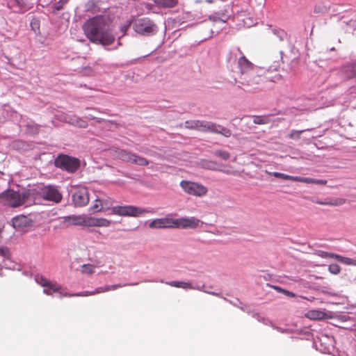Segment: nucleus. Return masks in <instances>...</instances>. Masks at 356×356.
Here are the masks:
<instances>
[{
  "label": "nucleus",
  "instance_id": "f257e3e1",
  "mask_svg": "<svg viewBox=\"0 0 356 356\" xmlns=\"http://www.w3.org/2000/svg\"><path fill=\"white\" fill-rule=\"evenodd\" d=\"M86 35L92 42H99L101 44H111L114 42L118 35H114L113 31L106 28L102 17H93L87 21L83 26Z\"/></svg>",
  "mask_w": 356,
  "mask_h": 356
},
{
  "label": "nucleus",
  "instance_id": "f03ea898",
  "mask_svg": "<svg viewBox=\"0 0 356 356\" xmlns=\"http://www.w3.org/2000/svg\"><path fill=\"white\" fill-rule=\"evenodd\" d=\"M30 193L26 190L14 191L8 188L0 193V203L4 206L17 208L23 205L29 197Z\"/></svg>",
  "mask_w": 356,
  "mask_h": 356
},
{
  "label": "nucleus",
  "instance_id": "7ed1b4c3",
  "mask_svg": "<svg viewBox=\"0 0 356 356\" xmlns=\"http://www.w3.org/2000/svg\"><path fill=\"white\" fill-rule=\"evenodd\" d=\"M238 74L240 83L243 85H250L254 82L257 77L254 73L255 66L250 62L245 56H241L238 60Z\"/></svg>",
  "mask_w": 356,
  "mask_h": 356
},
{
  "label": "nucleus",
  "instance_id": "20e7f679",
  "mask_svg": "<svg viewBox=\"0 0 356 356\" xmlns=\"http://www.w3.org/2000/svg\"><path fill=\"white\" fill-rule=\"evenodd\" d=\"M113 156L124 162L130 163L140 166H146L149 163V161L145 157L137 155L126 149H114Z\"/></svg>",
  "mask_w": 356,
  "mask_h": 356
},
{
  "label": "nucleus",
  "instance_id": "39448f33",
  "mask_svg": "<svg viewBox=\"0 0 356 356\" xmlns=\"http://www.w3.org/2000/svg\"><path fill=\"white\" fill-rule=\"evenodd\" d=\"M152 211L132 205L115 206L111 209V214L120 216L138 217Z\"/></svg>",
  "mask_w": 356,
  "mask_h": 356
},
{
  "label": "nucleus",
  "instance_id": "423d86ee",
  "mask_svg": "<svg viewBox=\"0 0 356 356\" xmlns=\"http://www.w3.org/2000/svg\"><path fill=\"white\" fill-rule=\"evenodd\" d=\"M133 28L136 33L142 35H150L157 31L156 25L147 17L134 19Z\"/></svg>",
  "mask_w": 356,
  "mask_h": 356
},
{
  "label": "nucleus",
  "instance_id": "0eeeda50",
  "mask_svg": "<svg viewBox=\"0 0 356 356\" xmlns=\"http://www.w3.org/2000/svg\"><path fill=\"white\" fill-rule=\"evenodd\" d=\"M55 165L69 172H74L79 168V161L67 155H59L55 159Z\"/></svg>",
  "mask_w": 356,
  "mask_h": 356
},
{
  "label": "nucleus",
  "instance_id": "6e6552de",
  "mask_svg": "<svg viewBox=\"0 0 356 356\" xmlns=\"http://www.w3.org/2000/svg\"><path fill=\"white\" fill-rule=\"evenodd\" d=\"M180 186L186 193L197 197L204 196L208 192L206 186L196 182L181 181Z\"/></svg>",
  "mask_w": 356,
  "mask_h": 356
},
{
  "label": "nucleus",
  "instance_id": "1a4fd4ad",
  "mask_svg": "<svg viewBox=\"0 0 356 356\" xmlns=\"http://www.w3.org/2000/svg\"><path fill=\"white\" fill-rule=\"evenodd\" d=\"M72 193V201L76 207H84L89 202V193L86 188L83 186L74 187Z\"/></svg>",
  "mask_w": 356,
  "mask_h": 356
},
{
  "label": "nucleus",
  "instance_id": "9d476101",
  "mask_svg": "<svg viewBox=\"0 0 356 356\" xmlns=\"http://www.w3.org/2000/svg\"><path fill=\"white\" fill-rule=\"evenodd\" d=\"M151 229H176V218L171 217L170 214L162 218H156L152 220L149 224Z\"/></svg>",
  "mask_w": 356,
  "mask_h": 356
},
{
  "label": "nucleus",
  "instance_id": "9b49d317",
  "mask_svg": "<svg viewBox=\"0 0 356 356\" xmlns=\"http://www.w3.org/2000/svg\"><path fill=\"white\" fill-rule=\"evenodd\" d=\"M40 195L44 199L55 203L60 202L63 198L59 191L52 186H47L42 188Z\"/></svg>",
  "mask_w": 356,
  "mask_h": 356
},
{
  "label": "nucleus",
  "instance_id": "f8f14e48",
  "mask_svg": "<svg viewBox=\"0 0 356 356\" xmlns=\"http://www.w3.org/2000/svg\"><path fill=\"white\" fill-rule=\"evenodd\" d=\"M185 127L189 129H195L200 131H215L213 122L204 120H187L185 122Z\"/></svg>",
  "mask_w": 356,
  "mask_h": 356
},
{
  "label": "nucleus",
  "instance_id": "ddd939ff",
  "mask_svg": "<svg viewBox=\"0 0 356 356\" xmlns=\"http://www.w3.org/2000/svg\"><path fill=\"white\" fill-rule=\"evenodd\" d=\"M200 220L195 217L176 218V229H195L199 227Z\"/></svg>",
  "mask_w": 356,
  "mask_h": 356
},
{
  "label": "nucleus",
  "instance_id": "4468645a",
  "mask_svg": "<svg viewBox=\"0 0 356 356\" xmlns=\"http://www.w3.org/2000/svg\"><path fill=\"white\" fill-rule=\"evenodd\" d=\"M339 26L346 32H352L356 30V14L350 16H343L339 21Z\"/></svg>",
  "mask_w": 356,
  "mask_h": 356
},
{
  "label": "nucleus",
  "instance_id": "2eb2a0df",
  "mask_svg": "<svg viewBox=\"0 0 356 356\" xmlns=\"http://www.w3.org/2000/svg\"><path fill=\"white\" fill-rule=\"evenodd\" d=\"M111 221L106 218L85 216L84 226L87 227H109Z\"/></svg>",
  "mask_w": 356,
  "mask_h": 356
},
{
  "label": "nucleus",
  "instance_id": "dca6fc26",
  "mask_svg": "<svg viewBox=\"0 0 356 356\" xmlns=\"http://www.w3.org/2000/svg\"><path fill=\"white\" fill-rule=\"evenodd\" d=\"M13 225L16 229L22 231L24 228L31 225V220L25 216H19L13 219Z\"/></svg>",
  "mask_w": 356,
  "mask_h": 356
},
{
  "label": "nucleus",
  "instance_id": "f3484780",
  "mask_svg": "<svg viewBox=\"0 0 356 356\" xmlns=\"http://www.w3.org/2000/svg\"><path fill=\"white\" fill-rule=\"evenodd\" d=\"M229 17V13L227 9L221 10L209 15V19L213 22H226Z\"/></svg>",
  "mask_w": 356,
  "mask_h": 356
},
{
  "label": "nucleus",
  "instance_id": "a211bd4d",
  "mask_svg": "<svg viewBox=\"0 0 356 356\" xmlns=\"http://www.w3.org/2000/svg\"><path fill=\"white\" fill-rule=\"evenodd\" d=\"M64 222L73 225L84 226L85 216H68L63 218Z\"/></svg>",
  "mask_w": 356,
  "mask_h": 356
},
{
  "label": "nucleus",
  "instance_id": "6ab92c4d",
  "mask_svg": "<svg viewBox=\"0 0 356 356\" xmlns=\"http://www.w3.org/2000/svg\"><path fill=\"white\" fill-rule=\"evenodd\" d=\"M272 32L275 36L278 38L280 42H291L289 36L284 30L273 28L272 29Z\"/></svg>",
  "mask_w": 356,
  "mask_h": 356
},
{
  "label": "nucleus",
  "instance_id": "aec40b11",
  "mask_svg": "<svg viewBox=\"0 0 356 356\" xmlns=\"http://www.w3.org/2000/svg\"><path fill=\"white\" fill-rule=\"evenodd\" d=\"M315 203L320 205H329L332 207H338L343 205L346 203V200L344 198H336L330 201H314Z\"/></svg>",
  "mask_w": 356,
  "mask_h": 356
},
{
  "label": "nucleus",
  "instance_id": "412c9836",
  "mask_svg": "<svg viewBox=\"0 0 356 356\" xmlns=\"http://www.w3.org/2000/svg\"><path fill=\"white\" fill-rule=\"evenodd\" d=\"M62 286L56 283L49 282V284L43 290V293L47 296H51L54 292H60Z\"/></svg>",
  "mask_w": 356,
  "mask_h": 356
},
{
  "label": "nucleus",
  "instance_id": "4be33fe9",
  "mask_svg": "<svg viewBox=\"0 0 356 356\" xmlns=\"http://www.w3.org/2000/svg\"><path fill=\"white\" fill-rule=\"evenodd\" d=\"M326 314L319 310H309L305 316L312 320H321L325 318Z\"/></svg>",
  "mask_w": 356,
  "mask_h": 356
},
{
  "label": "nucleus",
  "instance_id": "5701e85b",
  "mask_svg": "<svg viewBox=\"0 0 356 356\" xmlns=\"http://www.w3.org/2000/svg\"><path fill=\"white\" fill-rule=\"evenodd\" d=\"M213 125L214 126L213 129L216 131H210L209 132L220 134L225 137L231 136L232 131L229 129L221 127L220 125H217L215 123H213Z\"/></svg>",
  "mask_w": 356,
  "mask_h": 356
},
{
  "label": "nucleus",
  "instance_id": "b1692460",
  "mask_svg": "<svg viewBox=\"0 0 356 356\" xmlns=\"http://www.w3.org/2000/svg\"><path fill=\"white\" fill-rule=\"evenodd\" d=\"M166 284L177 287V288H183V289H195L193 287L191 284L190 282H179V281H172V282H165Z\"/></svg>",
  "mask_w": 356,
  "mask_h": 356
},
{
  "label": "nucleus",
  "instance_id": "393cba45",
  "mask_svg": "<svg viewBox=\"0 0 356 356\" xmlns=\"http://www.w3.org/2000/svg\"><path fill=\"white\" fill-rule=\"evenodd\" d=\"M134 19L133 18L129 19L124 22L120 27V35H118V38L120 39L122 36L126 34L127 30L130 28L131 25L134 24Z\"/></svg>",
  "mask_w": 356,
  "mask_h": 356
},
{
  "label": "nucleus",
  "instance_id": "a878e982",
  "mask_svg": "<svg viewBox=\"0 0 356 356\" xmlns=\"http://www.w3.org/2000/svg\"><path fill=\"white\" fill-rule=\"evenodd\" d=\"M334 259L346 265L356 266V259L342 257L339 254L334 255Z\"/></svg>",
  "mask_w": 356,
  "mask_h": 356
},
{
  "label": "nucleus",
  "instance_id": "bb28decb",
  "mask_svg": "<svg viewBox=\"0 0 356 356\" xmlns=\"http://www.w3.org/2000/svg\"><path fill=\"white\" fill-rule=\"evenodd\" d=\"M253 123L255 124H266L270 122L268 115H253Z\"/></svg>",
  "mask_w": 356,
  "mask_h": 356
},
{
  "label": "nucleus",
  "instance_id": "cd10ccee",
  "mask_svg": "<svg viewBox=\"0 0 356 356\" xmlns=\"http://www.w3.org/2000/svg\"><path fill=\"white\" fill-rule=\"evenodd\" d=\"M95 271V267L94 265L90 264H83L81 266V272L82 274L91 275Z\"/></svg>",
  "mask_w": 356,
  "mask_h": 356
},
{
  "label": "nucleus",
  "instance_id": "c85d7f7f",
  "mask_svg": "<svg viewBox=\"0 0 356 356\" xmlns=\"http://www.w3.org/2000/svg\"><path fill=\"white\" fill-rule=\"evenodd\" d=\"M90 210L92 213H97V212L103 211L104 210L103 200L99 198H97L95 200L92 206L90 207Z\"/></svg>",
  "mask_w": 356,
  "mask_h": 356
},
{
  "label": "nucleus",
  "instance_id": "c756f323",
  "mask_svg": "<svg viewBox=\"0 0 356 356\" xmlns=\"http://www.w3.org/2000/svg\"><path fill=\"white\" fill-rule=\"evenodd\" d=\"M343 71L347 74L348 77L356 76V63L345 66Z\"/></svg>",
  "mask_w": 356,
  "mask_h": 356
},
{
  "label": "nucleus",
  "instance_id": "7c9ffc66",
  "mask_svg": "<svg viewBox=\"0 0 356 356\" xmlns=\"http://www.w3.org/2000/svg\"><path fill=\"white\" fill-rule=\"evenodd\" d=\"M154 2L161 6L172 8L177 3V0H154Z\"/></svg>",
  "mask_w": 356,
  "mask_h": 356
},
{
  "label": "nucleus",
  "instance_id": "2f4dec72",
  "mask_svg": "<svg viewBox=\"0 0 356 356\" xmlns=\"http://www.w3.org/2000/svg\"><path fill=\"white\" fill-rule=\"evenodd\" d=\"M69 123L81 127V128H86L88 126V124L86 121L80 119V118H74L72 119L70 118L68 121Z\"/></svg>",
  "mask_w": 356,
  "mask_h": 356
},
{
  "label": "nucleus",
  "instance_id": "473e14b6",
  "mask_svg": "<svg viewBox=\"0 0 356 356\" xmlns=\"http://www.w3.org/2000/svg\"><path fill=\"white\" fill-rule=\"evenodd\" d=\"M60 297L89 296L95 295V293H93V291H86L78 293L76 294H67V293L63 294L61 292H60Z\"/></svg>",
  "mask_w": 356,
  "mask_h": 356
},
{
  "label": "nucleus",
  "instance_id": "72a5a7b5",
  "mask_svg": "<svg viewBox=\"0 0 356 356\" xmlns=\"http://www.w3.org/2000/svg\"><path fill=\"white\" fill-rule=\"evenodd\" d=\"M35 281L38 284L43 286L44 288L47 287L48 284H49V280H48L47 278H45L42 275H38L35 276Z\"/></svg>",
  "mask_w": 356,
  "mask_h": 356
},
{
  "label": "nucleus",
  "instance_id": "f704fd0d",
  "mask_svg": "<svg viewBox=\"0 0 356 356\" xmlns=\"http://www.w3.org/2000/svg\"><path fill=\"white\" fill-rule=\"evenodd\" d=\"M28 131L33 134H37L40 131V126L37 124H27L26 126Z\"/></svg>",
  "mask_w": 356,
  "mask_h": 356
},
{
  "label": "nucleus",
  "instance_id": "c9c22d12",
  "mask_svg": "<svg viewBox=\"0 0 356 356\" xmlns=\"http://www.w3.org/2000/svg\"><path fill=\"white\" fill-rule=\"evenodd\" d=\"M312 129H308L305 130H301V131H296V130H292L291 133L289 135V137L290 138H300L301 134H302L305 131H311Z\"/></svg>",
  "mask_w": 356,
  "mask_h": 356
},
{
  "label": "nucleus",
  "instance_id": "e433bc0d",
  "mask_svg": "<svg viewBox=\"0 0 356 356\" xmlns=\"http://www.w3.org/2000/svg\"><path fill=\"white\" fill-rule=\"evenodd\" d=\"M214 154L218 157H220L222 159L226 161L229 159V153L227 151L223 150H217L214 152Z\"/></svg>",
  "mask_w": 356,
  "mask_h": 356
},
{
  "label": "nucleus",
  "instance_id": "4c0bfd02",
  "mask_svg": "<svg viewBox=\"0 0 356 356\" xmlns=\"http://www.w3.org/2000/svg\"><path fill=\"white\" fill-rule=\"evenodd\" d=\"M202 165L205 168H207V169H209V170H217V168H216V163L213 162V161H203L202 162Z\"/></svg>",
  "mask_w": 356,
  "mask_h": 356
},
{
  "label": "nucleus",
  "instance_id": "58836bf2",
  "mask_svg": "<svg viewBox=\"0 0 356 356\" xmlns=\"http://www.w3.org/2000/svg\"><path fill=\"white\" fill-rule=\"evenodd\" d=\"M329 271L334 275H337L341 271V267L337 264H332L329 266Z\"/></svg>",
  "mask_w": 356,
  "mask_h": 356
},
{
  "label": "nucleus",
  "instance_id": "ea45409f",
  "mask_svg": "<svg viewBox=\"0 0 356 356\" xmlns=\"http://www.w3.org/2000/svg\"><path fill=\"white\" fill-rule=\"evenodd\" d=\"M68 1L69 0H59L54 4V8L57 10H62Z\"/></svg>",
  "mask_w": 356,
  "mask_h": 356
},
{
  "label": "nucleus",
  "instance_id": "a19ab883",
  "mask_svg": "<svg viewBox=\"0 0 356 356\" xmlns=\"http://www.w3.org/2000/svg\"><path fill=\"white\" fill-rule=\"evenodd\" d=\"M272 175L275 177L280 178V179H284V180H289V176H290L289 175L283 174V173H281V172H273Z\"/></svg>",
  "mask_w": 356,
  "mask_h": 356
},
{
  "label": "nucleus",
  "instance_id": "79ce46f5",
  "mask_svg": "<svg viewBox=\"0 0 356 356\" xmlns=\"http://www.w3.org/2000/svg\"><path fill=\"white\" fill-rule=\"evenodd\" d=\"M280 60L274 61L273 64L269 66L268 70L270 72L277 71L280 67Z\"/></svg>",
  "mask_w": 356,
  "mask_h": 356
},
{
  "label": "nucleus",
  "instance_id": "37998d69",
  "mask_svg": "<svg viewBox=\"0 0 356 356\" xmlns=\"http://www.w3.org/2000/svg\"><path fill=\"white\" fill-rule=\"evenodd\" d=\"M129 284H113V285H106V289H108V291H114V290H116L119 288H121V287H123V286H128Z\"/></svg>",
  "mask_w": 356,
  "mask_h": 356
},
{
  "label": "nucleus",
  "instance_id": "c03bdc74",
  "mask_svg": "<svg viewBox=\"0 0 356 356\" xmlns=\"http://www.w3.org/2000/svg\"><path fill=\"white\" fill-rule=\"evenodd\" d=\"M14 4L17 8L16 12H19L24 8V3L23 0H14Z\"/></svg>",
  "mask_w": 356,
  "mask_h": 356
},
{
  "label": "nucleus",
  "instance_id": "a18cd8bd",
  "mask_svg": "<svg viewBox=\"0 0 356 356\" xmlns=\"http://www.w3.org/2000/svg\"><path fill=\"white\" fill-rule=\"evenodd\" d=\"M105 292H108V289H106V285L104 286L97 287L93 291V293H95V295L105 293Z\"/></svg>",
  "mask_w": 356,
  "mask_h": 356
},
{
  "label": "nucleus",
  "instance_id": "49530a36",
  "mask_svg": "<svg viewBox=\"0 0 356 356\" xmlns=\"http://www.w3.org/2000/svg\"><path fill=\"white\" fill-rule=\"evenodd\" d=\"M323 258H333L334 259V255H337V254L330 253L327 252H321L319 254Z\"/></svg>",
  "mask_w": 356,
  "mask_h": 356
},
{
  "label": "nucleus",
  "instance_id": "de8ad7c7",
  "mask_svg": "<svg viewBox=\"0 0 356 356\" xmlns=\"http://www.w3.org/2000/svg\"><path fill=\"white\" fill-rule=\"evenodd\" d=\"M83 74L87 76H91L93 74V70L90 67H86L83 69Z\"/></svg>",
  "mask_w": 356,
  "mask_h": 356
},
{
  "label": "nucleus",
  "instance_id": "09e8293b",
  "mask_svg": "<svg viewBox=\"0 0 356 356\" xmlns=\"http://www.w3.org/2000/svg\"><path fill=\"white\" fill-rule=\"evenodd\" d=\"M313 184H319V185H325L327 184V181L324 180V179H314Z\"/></svg>",
  "mask_w": 356,
  "mask_h": 356
},
{
  "label": "nucleus",
  "instance_id": "8fccbe9b",
  "mask_svg": "<svg viewBox=\"0 0 356 356\" xmlns=\"http://www.w3.org/2000/svg\"><path fill=\"white\" fill-rule=\"evenodd\" d=\"M302 177H294V176H289V180H291V181H299V182H302Z\"/></svg>",
  "mask_w": 356,
  "mask_h": 356
},
{
  "label": "nucleus",
  "instance_id": "3c124183",
  "mask_svg": "<svg viewBox=\"0 0 356 356\" xmlns=\"http://www.w3.org/2000/svg\"><path fill=\"white\" fill-rule=\"evenodd\" d=\"M314 179L310 177H302V182L307 183V184H313Z\"/></svg>",
  "mask_w": 356,
  "mask_h": 356
},
{
  "label": "nucleus",
  "instance_id": "603ef678",
  "mask_svg": "<svg viewBox=\"0 0 356 356\" xmlns=\"http://www.w3.org/2000/svg\"><path fill=\"white\" fill-rule=\"evenodd\" d=\"M8 253V250L6 248H0V254L6 257Z\"/></svg>",
  "mask_w": 356,
  "mask_h": 356
},
{
  "label": "nucleus",
  "instance_id": "864d4df0",
  "mask_svg": "<svg viewBox=\"0 0 356 356\" xmlns=\"http://www.w3.org/2000/svg\"><path fill=\"white\" fill-rule=\"evenodd\" d=\"M31 26H32V29L35 30V28L38 29V23L37 21L31 22Z\"/></svg>",
  "mask_w": 356,
  "mask_h": 356
},
{
  "label": "nucleus",
  "instance_id": "5fc2aeb1",
  "mask_svg": "<svg viewBox=\"0 0 356 356\" xmlns=\"http://www.w3.org/2000/svg\"><path fill=\"white\" fill-rule=\"evenodd\" d=\"M284 293L289 297H295L296 295L295 293H293V292H291V291H286L285 290V291L284 292Z\"/></svg>",
  "mask_w": 356,
  "mask_h": 356
},
{
  "label": "nucleus",
  "instance_id": "6e6d98bb",
  "mask_svg": "<svg viewBox=\"0 0 356 356\" xmlns=\"http://www.w3.org/2000/svg\"><path fill=\"white\" fill-rule=\"evenodd\" d=\"M273 288L278 292H280V293H283L285 291V289H282L281 287L280 286H273Z\"/></svg>",
  "mask_w": 356,
  "mask_h": 356
},
{
  "label": "nucleus",
  "instance_id": "4d7b16f0",
  "mask_svg": "<svg viewBox=\"0 0 356 356\" xmlns=\"http://www.w3.org/2000/svg\"><path fill=\"white\" fill-rule=\"evenodd\" d=\"M220 171L226 173V174H231V175H235V172H233V171H230V170H220Z\"/></svg>",
  "mask_w": 356,
  "mask_h": 356
},
{
  "label": "nucleus",
  "instance_id": "13d9d810",
  "mask_svg": "<svg viewBox=\"0 0 356 356\" xmlns=\"http://www.w3.org/2000/svg\"><path fill=\"white\" fill-rule=\"evenodd\" d=\"M205 1H206L207 3H213V0H205Z\"/></svg>",
  "mask_w": 356,
  "mask_h": 356
},
{
  "label": "nucleus",
  "instance_id": "bf43d9fd",
  "mask_svg": "<svg viewBox=\"0 0 356 356\" xmlns=\"http://www.w3.org/2000/svg\"><path fill=\"white\" fill-rule=\"evenodd\" d=\"M103 203H104V206H107V205H108V204H107V202H106V200H103Z\"/></svg>",
  "mask_w": 356,
  "mask_h": 356
},
{
  "label": "nucleus",
  "instance_id": "052dcab7",
  "mask_svg": "<svg viewBox=\"0 0 356 356\" xmlns=\"http://www.w3.org/2000/svg\"><path fill=\"white\" fill-rule=\"evenodd\" d=\"M330 50H331V51H333V50H334V47H332Z\"/></svg>",
  "mask_w": 356,
  "mask_h": 356
}]
</instances>
